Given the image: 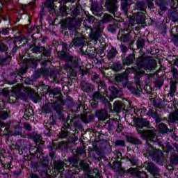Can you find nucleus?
Segmentation results:
<instances>
[{
    "instance_id": "nucleus-23",
    "label": "nucleus",
    "mask_w": 178,
    "mask_h": 178,
    "mask_svg": "<svg viewBox=\"0 0 178 178\" xmlns=\"http://www.w3.org/2000/svg\"><path fill=\"white\" fill-rule=\"evenodd\" d=\"M45 5L49 9H55V4H54V1L51 2L49 0H47Z\"/></svg>"
},
{
    "instance_id": "nucleus-3",
    "label": "nucleus",
    "mask_w": 178,
    "mask_h": 178,
    "mask_svg": "<svg viewBox=\"0 0 178 178\" xmlns=\"http://www.w3.org/2000/svg\"><path fill=\"white\" fill-rule=\"evenodd\" d=\"M58 56L65 59L67 63L64 66L65 70H66L67 73H70V74L71 75L74 74V69L72 67V65H68L67 63L71 62V63H74V62H76V57H73L72 56H65L63 51H58Z\"/></svg>"
},
{
    "instance_id": "nucleus-17",
    "label": "nucleus",
    "mask_w": 178,
    "mask_h": 178,
    "mask_svg": "<svg viewBox=\"0 0 178 178\" xmlns=\"http://www.w3.org/2000/svg\"><path fill=\"white\" fill-rule=\"evenodd\" d=\"M8 118H9L8 112L4 109H0V120L1 119L5 120L6 119H8Z\"/></svg>"
},
{
    "instance_id": "nucleus-16",
    "label": "nucleus",
    "mask_w": 178,
    "mask_h": 178,
    "mask_svg": "<svg viewBox=\"0 0 178 178\" xmlns=\"http://www.w3.org/2000/svg\"><path fill=\"white\" fill-rule=\"evenodd\" d=\"M51 108H52L51 103H47L42 106V109L45 113H51Z\"/></svg>"
},
{
    "instance_id": "nucleus-43",
    "label": "nucleus",
    "mask_w": 178,
    "mask_h": 178,
    "mask_svg": "<svg viewBox=\"0 0 178 178\" xmlns=\"http://www.w3.org/2000/svg\"><path fill=\"white\" fill-rule=\"evenodd\" d=\"M3 93L4 95H9V91L3 90Z\"/></svg>"
},
{
    "instance_id": "nucleus-50",
    "label": "nucleus",
    "mask_w": 178,
    "mask_h": 178,
    "mask_svg": "<svg viewBox=\"0 0 178 178\" xmlns=\"http://www.w3.org/2000/svg\"><path fill=\"white\" fill-rule=\"evenodd\" d=\"M63 47L64 48H67V44L63 43Z\"/></svg>"
},
{
    "instance_id": "nucleus-13",
    "label": "nucleus",
    "mask_w": 178,
    "mask_h": 178,
    "mask_svg": "<svg viewBox=\"0 0 178 178\" xmlns=\"http://www.w3.org/2000/svg\"><path fill=\"white\" fill-rule=\"evenodd\" d=\"M101 35H102V34L101 33V31H97L95 33H92L90 35V38L92 40L95 41V42H97L99 38V37H101Z\"/></svg>"
},
{
    "instance_id": "nucleus-49",
    "label": "nucleus",
    "mask_w": 178,
    "mask_h": 178,
    "mask_svg": "<svg viewBox=\"0 0 178 178\" xmlns=\"http://www.w3.org/2000/svg\"><path fill=\"white\" fill-rule=\"evenodd\" d=\"M98 77H99V76H98V74H95V76H94V78H93V80H97L98 79Z\"/></svg>"
},
{
    "instance_id": "nucleus-14",
    "label": "nucleus",
    "mask_w": 178,
    "mask_h": 178,
    "mask_svg": "<svg viewBox=\"0 0 178 178\" xmlns=\"http://www.w3.org/2000/svg\"><path fill=\"white\" fill-rule=\"evenodd\" d=\"M47 92H49V97H55V95H59L60 90L58 88L50 89L49 86H47Z\"/></svg>"
},
{
    "instance_id": "nucleus-20",
    "label": "nucleus",
    "mask_w": 178,
    "mask_h": 178,
    "mask_svg": "<svg viewBox=\"0 0 178 178\" xmlns=\"http://www.w3.org/2000/svg\"><path fill=\"white\" fill-rule=\"evenodd\" d=\"M102 20L103 23H108V22H111V20H112V16L109 14H105Z\"/></svg>"
},
{
    "instance_id": "nucleus-21",
    "label": "nucleus",
    "mask_w": 178,
    "mask_h": 178,
    "mask_svg": "<svg viewBox=\"0 0 178 178\" xmlns=\"http://www.w3.org/2000/svg\"><path fill=\"white\" fill-rule=\"evenodd\" d=\"M127 6H129V2L127 0H125L122 2L121 3V8L124 12H127Z\"/></svg>"
},
{
    "instance_id": "nucleus-62",
    "label": "nucleus",
    "mask_w": 178,
    "mask_h": 178,
    "mask_svg": "<svg viewBox=\"0 0 178 178\" xmlns=\"http://www.w3.org/2000/svg\"><path fill=\"white\" fill-rule=\"evenodd\" d=\"M10 2H13V0H10Z\"/></svg>"
},
{
    "instance_id": "nucleus-33",
    "label": "nucleus",
    "mask_w": 178,
    "mask_h": 178,
    "mask_svg": "<svg viewBox=\"0 0 178 178\" xmlns=\"http://www.w3.org/2000/svg\"><path fill=\"white\" fill-rule=\"evenodd\" d=\"M130 162H131L132 166H136V165H137V159H131Z\"/></svg>"
},
{
    "instance_id": "nucleus-41",
    "label": "nucleus",
    "mask_w": 178,
    "mask_h": 178,
    "mask_svg": "<svg viewBox=\"0 0 178 178\" xmlns=\"http://www.w3.org/2000/svg\"><path fill=\"white\" fill-rule=\"evenodd\" d=\"M33 52H40V48L35 47L33 49Z\"/></svg>"
},
{
    "instance_id": "nucleus-54",
    "label": "nucleus",
    "mask_w": 178,
    "mask_h": 178,
    "mask_svg": "<svg viewBox=\"0 0 178 178\" xmlns=\"http://www.w3.org/2000/svg\"><path fill=\"white\" fill-rule=\"evenodd\" d=\"M17 49V47H13V52H15V51Z\"/></svg>"
},
{
    "instance_id": "nucleus-35",
    "label": "nucleus",
    "mask_w": 178,
    "mask_h": 178,
    "mask_svg": "<svg viewBox=\"0 0 178 178\" xmlns=\"http://www.w3.org/2000/svg\"><path fill=\"white\" fill-rule=\"evenodd\" d=\"M99 85L102 86V87H103L104 90H105V87H106V84H105V82L100 81L99 82Z\"/></svg>"
},
{
    "instance_id": "nucleus-51",
    "label": "nucleus",
    "mask_w": 178,
    "mask_h": 178,
    "mask_svg": "<svg viewBox=\"0 0 178 178\" xmlns=\"http://www.w3.org/2000/svg\"><path fill=\"white\" fill-rule=\"evenodd\" d=\"M172 72L175 74V73H177V70H172Z\"/></svg>"
},
{
    "instance_id": "nucleus-4",
    "label": "nucleus",
    "mask_w": 178,
    "mask_h": 178,
    "mask_svg": "<svg viewBox=\"0 0 178 178\" xmlns=\"http://www.w3.org/2000/svg\"><path fill=\"white\" fill-rule=\"evenodd\" d=\"M138 134H140L143 138H147L149 141H156L158 137L156 136V131L154 129L143 131L141 129H138Z\"/></svg>"
},
{
    "instance_id": "nucleus-29",
    "label": "nucleus",
    "mask_w": 178,
    "mask_h": 178,
    "mask_svg": "<svg viewBox=\"0 0 178 178\" xmlns=\"http://www.w3.org/2000/svg\"><path fill=\"white\" fill-rule=\"evenodd\" d=\"M68 134L67 132H65V131H62L60 134H59V137L60 138H65V137H67Z\"/></svg>"
},
{
    "instance_id": "nucleus-27",
    "label": "nucleus",
    "mask_w": 178,
    "mask_h": 178,
    "mask_svg": "<svg viewBox=\"0 0 178 178\" xmlns=\"http://www.w3.org/2000/svg\"><path fill=\"white\" fill-rule=\"evenodd\" d=\"M0 33L3 35H6L8 33H9V29H3L2 28L0 31Z\"/></svg>"
},
{
    "instance_id": "nucleus-40",
    "label": "nucleus",
    "mask_w": 178,
    "mask_h": 178,
    "mask_svg": "<svg viewBox=\"0 0 178 178\" xmlns=\"http://www.w3.org/2000/svg\"><path fill=\"white\" fill-rule=\"evenodd\" d=\"M43 54L44 55H49V51L46 50L45 49H43Z\"/></svg>"
},
{
    "instance_id": "nucleus-8",
    "label": "nucleus",
    "mask_w": 178,
    "mask_h": 178,
    "mask_svg": "<svg viewBox=\"0 0 178 178\" xmlns=\"http://www.w3.org/2000/svg\"><path fill=\"white\" fill-rule=\"evenodd\" d=\"M96 116L100 120H106L108 119V111L105 110H102L96 112Z\"/></svg>"
},
{
    "instance_id": "nucleus-52",
    "label": "nucleus",
    "mask_w": 178,
    "mask_h": 178,
    "mask_svg": "<svg viewBox=\"0 0 178 178\" xmlns=\"http://www.w3.org/2000/svg\"><path fill=\"white\" fill-rule=\"evenodd\" d=\"M131 170H133V172L134 173H136L137 172V170L134 169V168H131Z\"/></svg>"
},
{
    "instance_id": "nucleus-26",
    "label": "nucleus",
    "mask_w": 178,
    "mask_h": 178,
    "mask_svg": "<svg viewBox=\"0 0 178 178\" xmlns=\"http://www.w3.org/2000/svg\"><path fill=\"white\" fill-rule=\"evenodd\" d=\"M7 49H8V46L3 43H1L0 50L1 51V52H5Z\"/></svg>"
},
{
    "instance_id": "nucleus-1",
    "label": "nucleus",
    "mask_w": 178,
    "mask_h": 178,
    "mask_svg": "<svg viewBox=\"0 0 178 178\" xmlns=\"http://www.w3.org/2000/svg\"><path fill=\"white\" fill-rule=\"evenodd\" d=\"M155 66H156V60H151L147 63H144V58L140 57L137 60V69L134 67L127 69L124 73L116 75L115 80L116 81H126L125 83H123L124 88L127 87L129 91H133V87H131L130 82H127V75L130 73H134L136 83L140 88L139 77L143 76L145 73L144 70H152L155 69Z\"/></svg>"
},
{
    "instance_id": "nucleus-60",
    "label": "nucleus",
    "mask_w": 178,
    "mask_h": 178,
    "mask_svg": "<svg viewBox=\"0 0 178 178\" xmlns=\"http://www.w3.org/2000/svg\"><path fill=\"white\" fill-rule=\"evenodd\" d=\"M43 13H44V8H42L41 15H42Z\"/></svg>"
},
{
    "instance_id": "nucleus-56",
    "label": "nucleus",
    "mask_w": 178,
    "mask_h": 178,
    "mask_svg": "<svg viewBox=\"0 0 178 178\" xmlns=\"http://www.w3.org/2000/svg\"><path fill=\"white\" fill-rule=\"evenodd\" d=\"M93 108H96L97 107V103H95L94 106H92Z\"/></svg>"
},
{
    "instance_id": "nucleus-19",
    "label": "nucleus",
    "mask_w": 178,
    "mask_h": 178,
    "mask_svg": "<svg viewBox=\"0 0 178 178\" xmlns=\"http://www.w3.org/2000/svg\"><path fill=\"white\" fill-rule=\"evenodd\" d=\"M116 49H111L108 53V58H109V59L115 58V56H116Z\"/></svg>"
},
{
    "instance_id": "nucleus-63",
    "label": "nucleus",
    "mask_w": 178,
    "mask_h": 178,
    "mask_svg": "<svg viewBox=\"0 0 178 178\" xmlns=\"http://www.w3.org/2000/svg\"><path fill=\"white\" fill-rule=\"evenodd\" d=\"M156 162H159V161H158V160H156Z\"/></svg>"
},
{
    "instance_id": "nucleus-7",
    "label": "nucleus",
    "mask_w": 178,
    "mask_h": 178,
    "mask_svg": "<svg viewBox=\"0 0 178 178\" xmlns=\"http://www.w3.org/2000/svg\"><path fill=\"white\" fill-rule=\"evenodd\" d=\"M145 166L147 170H148V172H149L152 176H159V171L158 170V168L155 167L154 163H145Z\"/></svg>"
},
{
    "instance_id": "nucleus-6",
    "label": "nucleus",
    "mask_w": 178,
    "mask_h": 178,
    "mask_svg": "<svg viewBox=\"0 0 178 178\" xmlns=\"http://www.w3.org/2000/svg\"><path fill=\"white\" fill-rule=\"evenodd\" d=\"M86 44H87V41L83 37H76L73 39L72 43L70 44V48H73V47H80L83 48Z\"/></svg>"
},
{
    "instance_id": "nucleus-31",
    "label": "nucleus",
    "mask_w": 178,
    "mask_h": 178,
    "mask_svg": "<svg viewBox=\"0 0 178 178\" xmlns=\"http://www.w3.org/2000/svg\"><path fill=\"white\" fill-rule=\"evenodd\" d=\"M115 145H120L121 147H124V141H123V140H117L115 142Z\"/></svg>"
},
{
    "instance_id": "nucleus-9",
    "label": "nucleus",
    "mask_w": 178,
    "mask_h": 178,
    "mask_svg": "<svg viewBox=\"0 0 178 178\" xmlns=\"http://www.w3.org/2000/svg\"><path fill=\"white\" fill-rule=\"evenodd\" d=\"M122 109H124V104L121 102H115L113 104V110L115 112H122Z\"/></svg>"
},
{
    "instance_id": "nucleus-44",
    "label": "nucleus",
    "mask_w": 178,
    "mask_h": 178,
    "mask_svg": "<svg viewBox=\"0 0 178 178\" xmlns=\"http://www.w3.org/2000/svg\"><path fill=\"white\" fill-rule=\"evenodd\" d=\"M19 73H21V74H23L26 73V70L21 69V70H19Z\"/></svg>"
},
{
    "instance_id": "nucleus-24",
    "label": "nucleus",
    "mask_w": 178,
    "mask_h": 178,
    "mask_svg": "<svg viewBox=\"0 0 178 178\" xmlns=\"http://www.w3.org/2000/svg\"><path fill=\"white\" fill-rule=\"evenodd\" d=\"M54 168L56 169L57 172H60V170H63V164L55 163Z\"/></svg>"
},
{
    "instance_id": "nucleus-18",
    "label": "nucleus",
    "mask_w": 178,
    "mask_h": 178,
    "mask_svg": "<svg viewBox=\"0 0 178 178\" xmlns=\"http://www.w3.org/2000/svg\"><path fill=\"white\" fill-rule=\"evenodd\" d=\"M111 69L114 70V72H119V70H122V65L119 63H114L111 66Z\"/></svg>"
},
{
    "instance_id": "nucleus-64",
    "label": "nucleus",
    "mask_w": 178,
    "mask_h": 178,
    "mask_svg": "<svg viewBox=\"0 0 178 178\" xmlns=\"http://www.w3.org/2000/svg\"><path fill=\"white\" fill-rule=\"evenodd\" d=\"M91 105H92V102H91Z\"/></svg>"
},
{
    "instance_id": "nucleus-57",
    "label": "nucleus",
    "mask_w": 178,
    "mask_h": 178,
    "mask_svg": "<svg viewBox=\"0 0 178 178\" xmlns=\"http://www.w3.org/2000/svg\"><path fill=\"white\" fill-rule=\"evenodd\" d=\"M82 90H83V91H87V88H82Z\"/></svg>"
},
{
    "instance_id": "nucleus-38",
    "label": "nucleus",
    "mask_w": 178,
    "mask_h": 178,
    "mask_svg": "<svg viewBox=\"0 0 178 178\" xmlns=\"http://www.w3.org/2000/svg\"><path fill=\"white\" fill-rule=\"evenodd\" d=\"M138 48H143V42L140 40H138L137 42Z\"/></svg>"
},
{
    "instance_id": "nucleus-59",
    "label": "nucleus",
    "mask_w": 178,
    "mask_h": 178,
    "mask_svg": "<svg viewBox=\"0 0 178 178\" xmlns=\"http://www.w3.org/2000/svg\"><path fill=\"white\" fill-rule=\"evenodd\" d=\"M64 2H69L70 0H63Z\"/></svg>"
},
{
    "instance_id": "nucleus-32",
    "label": "nucleus",
    "mask_w": 178,
    "mask_h": 178,
    "mask_svg": "<svg viewBox=\"0 0 178 178\" xmlns=\"http://www.w3.org/2000/svg\"><path fill=\"white\" fill-rule=\"evenodd\" d=\"M24 127L26 130H33V127L29 124L25 123Z\"/></svg>"
},
{
    "instance_id": "nucleus-45",
    "label": "nucleus",
    "mask_w": 178,
    "mask_h": 178,
    "mask_svg": "<svg viewBox=\"0 0 178 178\" xmlns=\"http://www.w3.org/2000/svg\"><path fill=\"white\" fill-rule=\"evenodd\" d=\"M170 97H173L175 95V90H171L170 92Z\"/></svg>"
},
{
    "instance_id": "nucleus-53",
    "label": "nucleus",
    "mask_w": 178,
    "mask_h": 178,
    "mask_svg": "<svg viewBox=\"0 0 178 178\" xmlns=\"http://www.w3.org/2000/svg\"><path fill=\"white\" fill-rule=\"evenodd\" d=\"M111 27H112V26H108V31H111L112 29H111Z\"/></svg>"
},
{
    "instance_id": "nucleus-47",
    "label": "nucleus",
    "mask_w": 178,
    "mask_h": 178,
    "mask_svg": "<svg viewBox=\"0 0 178 178\" xmlns=\"http://www.w3.org/2000/svg\"><path fill=\"white\" fill-rule=\"evenodd\" d=\"M148 8H154V4H153L152 3H149L148 4Z\"/></svg>"
},
{
    "instance_id": "nucleus-36",
    "label": "nucleus",
    "mask_w": 178,
    "mask_h": 178,
    "mask_svg": "<svg viewBox=\"0 0 178 178\" xmlns=\"http://www.w3.org/2000/svg\"><path fill=\"white\" fill-rule=\"evenodd\" d=\"M120 48H121V50L122 51V52H127V47L122 44V45H121Z\"/></svg>"
},
{
    "instance_id": "nucleus-25",
    "label": "nucleus",
    "mask_w": 178,
    "mask_h": 178,
    "mask_svg": "<svg viewBox=\"0 0 178 178\" xmlns=\"http://www.w3.org/2000/svg\"><path fill=\"white\" fill-rule=\"evenodd\" d=\"M130 40L129 35H122L121 41L123 42H127Z\"/></svg>"
},
{
    "instance_id": "nucleus-61",
    "label": "nucleus",
    "mask_w": 178,
    "mask_h": 178,
    "mask_svg": "<svg viewBox=\"0 0 178 178\" xmlns=\"http://www.w3.org/2000/svg\"><path fill=\"white\" fill-rule=\"evenodd\" d=\"M119 129H120V128L118 127V131H120V129L119 130Z\"/></svg>"
},
{
    "instance_id": "nucleus-39",
    "label": "nucleus",
    "mask_w": 178,
    "mask_h": 178,
    "mask_svg": "<svg viewBox=\"0 0 178 178\" xmlns=\"http://www.w3.org/2000/svg\"><path fill=\"white\" fill-rule=\"evenodd\" d=\"M60 12L63 13V15H66V8H60Z\"/></svg>"
},
{
    "instance_id": "nucleus-30",
    "label": "nucleus",
    "mask_w": 178,
    "mask_h": 178,
    "mask_svg": "<svg viewBox=\"0 0 178 178\" xmlns=\"http://www.w3.org/2000/svg\"><path fill=\"white\" fill-rule=\"evenodd\" d=\"M79 13H80V10L77 8H74L72 11L73 16L76 17L77 15H79Z\"/></svg>"
},
{
    "instance_id": "nucleus-22",
    "label": "nucleus",
    "mask_w": 178,
    "mask_h": 178,
    "mask_svg": "<svg viewBox=\"0 0 178 178\" xmlns=\"http://www.w3.org/2000/svg\"><path fill=\"white\" fill-rule=\"evenodd\" d=\"M149 116H151L152 118H153V119H156V122H157V123H159L161 122V120L159 118H157L158 113H156L149 112Z\"/></svg>"
},
{
    "instance_id": "nucleus-48",
    "label": "nucleus",
    "mask_w": 178,
    "mask_h": 178,
    "mask_svg": "<svg viewBox=\"0 0 178 178\" xmlns=\"http://www.w3.org/2000/svg\"><path fill=\"white\" fill-rule=\"evenodd\" d=\"M159 155H160L159 159H163V153H162V152H161V153L159 154Z\"/></svg>"
},
{
    "instance_id": "nucleus-11",
    "label": "nucleus",
    "mask_w": 178,
    "mask_h": 178,
    "mask_svg": "<svg viewBox=\"0 0 178 178\" xmlns=\"http://www.w3.org/2000/svg\"><path fill=\"white\" fill-rule=\"evenodd\" d=\"M158 129H159V131L162 134H165L170 131V130L168 128V125L163 123H161L158 126Z\"/></svg>"
},
{
    "instance_id": "nucleus-28",
    "label": "nucleus",
    "mask_w": 178,
    "mask_h": 178,
    "mask_svg": "<svg viewBox=\"0 0 178 178\" xmlns=\"http://www.w3.org/2000/svg\"><path fill=\"white\" fill-rule=\"evenodd\" d=\"M159 6L161 12H165V10H166V9H167L165 4L161 3V4H159Z\"/></svg>"
},
{
    "instance_id": "nucleus-12",
    "label": "nucleus",
    "mask_w": 178,
    "mask_h": 178,
    "mask_svg": "<svg viewBox=\"0 0 178 178\" xmlns=\"http://www.w3.org/2000/svg\"><path fill=\"white\" fill-rule=\"evenodd\" d=\"M106 5L110 9H113V12H115V10H116V0H106Z\"/></svg>"
},
{
    "instance_id": "nucleus-37",
    "label": "nucleus",
    "mask_w": 178,
    "mask_h": 178,
    "mask_svg": "<svg viewBox=\"0 0 178 178\" xmlns=\"http://www.w3.org/2000/svg\"><path fill=\"white\" fill-rule=\"evenodd\" d=\"M163 84H162V82L161 81H156L155 83V87H162Z\"/></svg>"
},
{
    "instance_id": "nucleus-42",
    "label": "nucleus",
    "mask_w": 178,
    "mask_h": 178,
    "mask_svg": "<svg viewBox=\"0 0 178 178\" xmlns=\"http://www.w3.org/2000/svg\"><path fill=\"white\" fill-rule=\"evenodd\" d=\"M26 8H27V5H25V4L21 5V9H22V10H24Z\"/></svg>"
},
{
    "instance_id": "nucleus-2",
    "label": "nucleus",
    "mask_w": 178,
    "mask_h": 178,
    "mask_svg": "<svg viewBox=\"0 0 178 178\" xmlns=\"http://www.w3.org/2000/svg\"><path fill=\"white\" fill-rule=\"evenodd\" d=\"M109 92L104 90V95H102V93L99 92H95L93 94V99L95 101V99H100V101H102L103 104H108L109 101H113L116 97H118V94L119 93V90H117L115 86H111L108 88ZM109 100H108V99Z\"/></svg>"
},
{
    "instance_id": "nucleus-46",
    "label": "nucleus",
    "mask_w": 178,
    "mask_h": 178,
    "mask_svg": "<svg viewBox=\"0 0 178 178\" xmlns=\"http://www.w3.org/2000/svg\"><path fill=\"white\" fill-rule=\"evenodd\" d=\"M167 147H168V152H169V151L172 149V146H170L169 144H167Z\"/></svg>"
},
{
    "instance_id": "nucleus-5",
    "label": "nucleus",
    "mask_w": 178,
    "mask_h": 178,
    "mask_svg": "<svg viewBox=\"0 0 178 178\" xmlns=\"http://www.w3.org/2000/svg\"><path fill=\"white\" fill-rule=\"evenodd\" d=\"M133 126L138 129H143V127H148L149 122L144 118H135L133 121Z\"/></svg>"
},
{
    "instance_id": "nucleus-55",
    "label": "nucleus",
    "mask_w": 178,
    "mask_h": 178,
    "mask_svg": "<svg viewBox=\"0 0 178 178\" xmlns=\"http://www.w3.org/2000/svg\"><path fill=\"white\" fill-rule=\"evenodd\" d=\"M35 1H37V0H32L33 5H35Z\"/></svg>"
},
{
    "instance_id": "nucleus-10",
    "label": "nucleus",
    "mask_w": 178,
    "mask_h": 178,
    "mask_svg": "<svg viewBox=\"0 0 178 178\" xmlns=\"http://www.w3.org/2000/svg\"><path fill=\"white\" fill-rule=\"evenodd\" d=\"M145 22V14L143 12H139L136 15V22L143 24Z\"/></svg>"
},
{
    "instance_id": "nucleus-34",
    "label": "nucleus",
    "mask_w": 178,
    "mask_h": 178,
    "mask_svg": "<svg viewBox=\"0 0 178 178\" xmlns=\"http://www.w3.org/2000/svg\"><path fill=\"white\" fill-rule=\"evenodd\" d=\"M76 151L78 154H86V150H84V149L78 148Z\"/></svg>"
},
{
    "instance_id": "nucleus-15",
    "label": "nucleus",
    "mask_w": 178,
    "mask_h": 178,
    "mask_svg": "<svg viewBox=\"0 0 178 178\" xmlns=\"http://www.w3.org/2000/svg\"><path fill=\"white\" fill-rule=\"evenodd\" d=\"M135 58L134 54H130L129 56H128L126 59L124 61V65H131V63H133V60H134Z\"/></svg>"
},
{
    "instance_id": "nucleus-58",
    "label": "nucleus",
    "mask_w": 178,
    "mask_h": 178,
    "mask_svg": "<svg viewBox=\"0 0 178 178\" xmlns=\"http://www.w3.org/2000/svg\"><path fill=\"white\" fill-rule=\"evenodd\" d=\"M88 178H95L93 176H88Z\"/></svg>"
}]
</instances>
